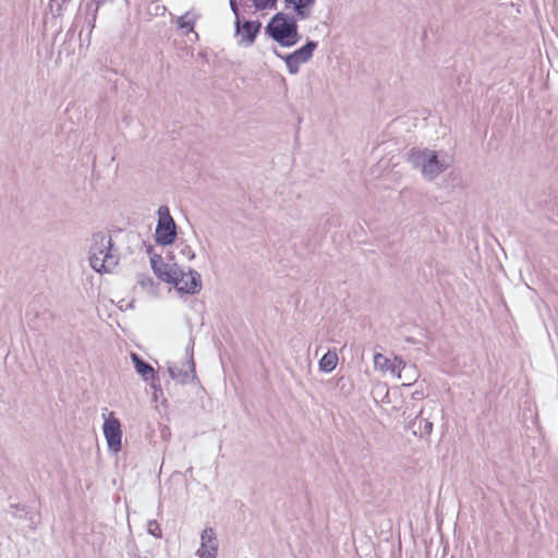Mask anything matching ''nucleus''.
I'll return each mask as SVG.
<instances>
[{
    "label": "nucleus",
    "instance_id": "1",
    "mask_svg": "<svg viewBox=\"0 0 558 558\" xmlns=\"http://www.w3.org/2000/svg\"><path fill=\"white\" fill-rule=\"evenodd\" d=\"M89 265L99 272H110L119 264V255L114 252L112 239L104 232H97L92 236L89 247Z\"/></svg>",
    "mask_w": 558,
    "mask_h": 558
},
{
    "label": "nucleus",
    "instance_id": "2",
    "mask_svg": "<svg viewBox=\"0 0 558 558\" xmlns=\"http://www.w3.org/2000/svg\"><path fill=\"white\" fill-rule=\"evenodd\" d=\"M267 34L283 47H292L299 43L296 21L287 14L277 13L266 26Z\"/></svg>",
    "mask_w": 558,
    "mask_h": 558
},
{
    "label": "nucleus",
    "instance_id": "3",
    "mask_svg": "<svg viewBox=\"0 0 558 558\" xmlns=\"http://www.w3.org/2000/svg\"><path fill=\"white\" fill-rule=\"evenodd\" d=\"M408 160L414 168L421 170L426 180H434L448 168V165L438 158L436 151L427 148H412Z\"/></svg>",
    "mask_w": 558,
    "mask_h": 558
},
{
    "label": "nucleus",
    "instance_id": "4",
    "mask_svg": "<svg viewBox=\"0 0 558 558\" xmlns=\"http://www.w3.org/2000/svg\"><path fill=\"white\" fill-rule=\"evenodd\" d=\"M158 221L155 230V240L160 245H171L177 239V225L170 215L168 206L161 205L157 211Z\"/></svg>",
    "mask_w": 558,
    "mask_h": 558
},
{
    "label": "nucleus",
    "instance_id": "5",
    "mask_svg": "<svg viewBox=\"0 0 558 558\" xmlns=\"http://www.w3.org/2000/svg\"><path fill=\"white\" fill-rule=\"evenodd\" d=\"M193 348L194 339L190 337L186 345V363H184L182 367L178 366L177 364H171L168 366L170 377L181 384H185L190 377L192 379H196L195 363L193 360Z\"/></svg>",
    "mask_w": 558,
    "mask_h": 558
},
{
    "label": "nucleus",
    "instance_id": "6",
    "mask_svg": "<svg viewBox=\"0 0 558 558\" xmlns=\"http://www.w3.org/2000/svg\"><path fill=\"white\" fill-rule=\"evenodd\" d=\"M174 277L170 283L181 293L196 294L202 289L201 275L196 270L189 269L185 271L181 268V274Z\"/></svg>",
    "mask_w": 558,
    "mask_h": 558
},
{
    "label": "nucleus",
    "instance_id": "7",
    "mask_svg": "<svg viewBox=\"0 0 558 558\" xmlns=\"http://www.w3.org/2000/svg\"><path fill=\"white\" fill-rule=\"evenodd\" d=\"M317 43L313 40H308L303 47L295 50L294 52L283 57V60L287 64L288 71L291 74H296L299 72L300 65L302 63H306L311 60L313 56V51L316 49ZM278 57L282 58L280 53H277Z\"/></svg>",
    "mask_w": 558,
    "mask_h": 558
},
{
    "label": "nucleus",
    "instance_id": "8",
    "mask_svg": "<svg viewBox=\"0 0 558 558\" xmlns=\"http://www.w3.org/2000/svg\"><path fill=\"white\" fill-rule=\"evenodd\" d=\"M104 435L106 437L109 449L113 452H119L121 450L122 439L121 424L118 418L112 416V414L110 417L105 420Z\"/></svg>",
    "mask_w": 558,
    "mask_h": 558
},
{
    "label": "nucleus",
    "instance_id": "9",
    "mask_svg": "<svg viewBox=\"0 0 558 558\" xmlns=\"http://www.w3.org/2000/svg\"><path fill=\"white\" fill-rule=\"evenodd\" d=\"M150 264L156 276L167 283L173 281L174 276L181 274V267L177 264H166L160 255H154L150 258Z\"/></svg>",
    "mask_w": 558,
    "mask_h": 558
},
{
    "label": "nucleus",
    "instance_id": "10",
    "mask_svg": "<svg viewBox=\"0 0 558 558\" xmlns=\"http://www.w3.org/2000/svg\"><path fill=\"white\" fill-rule=\"evenodd\" d=\"M218 542L213 527H206L201 535V548L197 550L199 558H216Z\"/></svg>",
    "mask_w": 558,
    "mask_h": 558
},
{
    "label": "nucleus",
    "instance_id": "11",
    "mask_svg": "<svg viewBox=\"0 0 558 558\" xmlns=\"http://www.w3.org/2000/svg\"><path fill=\"white\" fill-rule=\"evenodd\" d=\"M398 363L397 374L400 379L403 380V385L410 386L415 383L418 378V371L415 364H408L402 359L396 357Z\"/></svg>",
    "mask_w": 558,
    "mask_h": 558
},
{
    "label": "nucleus",
    "instance_id": "12",
    "mask_svg": "<svg viewBox=\"0 0 558 558\" xmlns=\"http://www.w3.org/2000/svg\"><path fill=\"white\" fill-rule=\"evenodd\" d=\"M315 0H284L286 9H292L301 20L311 17Z\"/></svg>",
    "mask_w": 558,
    "mask_h": 558
},
{
    "label": "nucleus",
    "instance_id": "13",
    "mask_svg": "<svg viewBox=\"0 0 558 558\" xmlns=\"http://www.w3.org/2000/svg\"><path fill=\"white\" fill-rule=\"evenodd\" d=\"M260 29V23L258 21H245L242 25L240 24V44L244 46H251L256 35Z\"/></svg>",
    "mask_w": 558,
    "mask_h": 558
},
{
    "label": "nucleus",
    "instance_id": "14",
    "mask_svg": "<svg viewBox=\"0 0 558 558\" xmlns=\"http://www.w3.org/2000/svg\"><path fill=\"white\" fill-rule=\"evenodd\" d=\"M410 428L415 436L424 437L432 433L433 423L429 421V417L423 416V410H421L420 413L410 423Z\"/></svg>",
    "mask_w": 558,
    "mask_h": 558
},
{
    "label": "nucleus",
    "instance_id": "15",
    "mask_svg": "<svg viewBox=\"0 0 558 558\" xmlns=\"http://www.w3.org/2000/svg\"><path fill=\"white\" fill-rule=\"evenodd\" d=\"M131 359L137 374L142 376L144 381H148L149 379L155 378V369L151 367V365L142 360L136 353H131Z\"/></svg>",
    "mask_w": 558,
    "mask_h": 558
},
{
    "label": "nucleus",
    "instance_id": "16",
    "mask_svg": "<svg viewBox=\"0 0 558 558\" xmlns=\"http://www.w3.org/2000/svg\"><path fill=\"white\" fill-rule=\"evenodd\" d=\"M197 20V15L194 12H186L185 14L179 16L175 21L177 27L182 31L183 35H189L190 33H194L195 23Z\"/></svg>",
    "mask_w": 558,
    "mask_h": 558
},
{
    "label": "nucleus",
    "instance_id": "17",
    "mask_svg": "<svg viewBox=\"0 0 558 558\" xmlns=\"http://www.w3.org/2000/svg\"><path fill=\"white\" fill-rule=\"evenodd\" d=\"M374 366L379 371H390L391 373H396L398 368V363L396 359L391 362L387 356L381 353H376L374 355Z\"/></svg>",
    "mask_w": 558,
    "mask_h": 558
},
{
    "label": "nucleus",
    "instance_id": "18",
    "mask_svg": "<svg viewBox=\"0 0 558 558\" xmlns=\"http://www.w3.org/2000/svg\"><path fill=\"white\" fill-rule=\"evenodd\" d=\"M338 363V355L336 352L328 351L323 355L319 361V369L326 373L333 371Z\"/></svg>",
    "mask_w": 558,
    "mask_h": 558
},
{
    "label": "nucleus",
    "instance_id": "19",
    "mask_svg": "<svg viewBox=\"0 0 558 558\" xmlns=\"http://www.w3.org/2000/svg\"><path fill=\"white\" fill-rule=\"evenodd\" d=\"M254 7L257 10L272 9L276 5L277 0H252Z\"/></svg>",
    "mask_w": 558,
    "mask_h": 558
},
{
    "label": "nucleus",
    "instance_id": "20",
    "mask_svg": "<svg viewBox=\"0 0 558 558\" xmlns=\"http://www.w3.org/2000/svg\"><path fill=\"white\" fill-rule=\"evenodd\" d=\"M230 8L235 15V22H234L235 34H239L240 33V17H239V10H238V4H236L235 0H230Z\"/></svg>",
    "mask_w": 558,
    "mask_h": 558
},
{
    "label": "nucleus",
    "instance_id": "21",
    "mask_svg": "<svg viewBox=\"0 0 558 558\" xmlns=\"http://www.w3.org/2000/svg\"><path fill=\"white\" fill-rule=\"evenodd\" d=\"M148 532L156 536V537H160L161 536V533H160V527L158 525V523L156 521H150L149 524H148Z\"/></svg>",
    "mask_w": 558,
    "mask_h": 558
},
{
    "label": "nucleus",
    "instance_id": "22",
    "mask_svg": "<svg viewBox=\"0 0 558 558\" xmlns=\"http://www.w3.org/2000/svg\"><path fill=\"white\" fill-rule=\"evenodd\" d=\"M182 255L187 259V260H192L194 257H195V253L194 251L192 250L191 246L189 245H185L182 251H181Z\"/></svg>",
    "mask_w": 558,
    "mask_h": 558
},
{
    "label": "nucleus",
    "instance_id": "23",
    "mask_svg": "<svg viewBox=\"0 0 558 558\" xmlns=\"http://www.w3.org/2000/svg\"><path fill=\"white\" fill-rule=\"evenodd\" d=\"M413 399L422 400L424 399V392L422 390H416L412 395Z\"/></svg>",
    "mask_w": 558,
    "mask_h": 558
}]
</instances>
